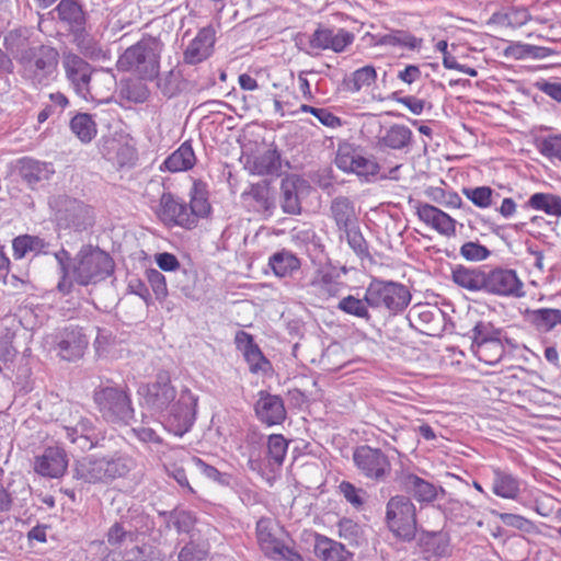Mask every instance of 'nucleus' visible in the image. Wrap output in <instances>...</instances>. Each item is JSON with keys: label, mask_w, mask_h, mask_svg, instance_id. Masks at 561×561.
I'll return each mask as SVG.
<instances>
[{"label": "nucleus", "mask_w": 561, "mask_h": 561, "mask_svg": "<svg viewBox=\"0 0 561 561\" xmlns=\"http://www.w3.org/2000/svg\"><path fill=\"white\" fill-rule=\"evenodd\" d=\"M309 286L312 294L319 299L328 300L340 295L344 288V283L337 272L331 267H324L314 273Z\"/></svg>", "instance_id": "aec40b11"}, {"label": "nucleus", "mask_w": 561, "mask_h": 561, "mask_svg": "<svg viewBox=\"0 0 561 561\" xmlns=\"http://www.w3.org/2000/svg\"><path fill=\"white\" fill-rule=\"evenodd\" d=\"M385 526L394 538L410 542L417 531L416 506L404 494L391 496L385 506Z\"/></svg>", "instance_id": "39448f33"}, {"label": "nucleus", "mask_w": 561, "mask_h": 561, "mask_svg": "<svg viewBox=\"0 0 561 561\" xmlns=\"http://www.w3.org/2000/svg\"><path fill=\"white\" fill-rule=\"evenodd\" d=\"M460 254L468 261H482L489 257L490 250L478 242H466L460 248Z\"/></svg>", "instance_id": "13d9d810"}, {"label": "nucleus", "mask_w": 561, "mask_h": 561, "mask_svg": "<svg viewBox=\"0 0 561 561\" xmlns=\"http://www.w3.org/2000/svg\"><path fill=\"white\" fill-rule=\"evenodd\" d=\"M157 85L164 96L171 98L179 93L180 87L178 76L174 71L171 70L161 77L157 76Z\"/></svg>", "instance_id": "bf43d9fd"}, {"label": "nucleus", "mask_w": 561, "mask_h": 561, "mask_svg": "<svg viewBox=\"0 0 561 561\" xmlns=\"http://www.w3.org/2000/svg\"><path fill=\"white\" fill-rule=\"evenodd\" d=\"M209 211L210 205L207 201L206 192L195 183L191 191L190 206H187V215L193 221V227L196 226L198 218L206 217Z\"/></svg>", "instance_id": "79ce46f5"}, {"label": "nucleus", "mask_w": 561, "mask_h": 561, "mask_svg": "<svg viewBox=\"0 0 561 561\" xmlns=\"http://www.w3.org/2000/svg\"><path fill=\"white\" fill-rule=\"evenodd\" d=\"M54 11L70 33L85 27L88 14L80 0H60Z\"/></svg>", "instance_id": "b1692460"}, {"label": "nucleus", "mask_w": 561, "mask_h": 561, "mask_svg": "<svg viewBox=\"0 0 561 561\" xmlns=\"http://www.w3.org/2000/svg\"><path fill=\"white\" fill-rule=\"evenodd\" d=\"M347 240L348 245L351 249L359 256V257H367L369 256L368 252V244L363 237L358 225L353 226L352 228H348L344 231H342Z\"/></svg>", "instance_id": "3c124183"}, {"label": "nucleus", "mask_w": 561, "mask_h": 561, "mask_svg": "<svg viewBox=\"0 0 561 561\" xmlns=\"http://www.w3.org/2000/svg\"><path fill=\"white\" fill-rule=\"evenodd\" d=\"M375 45L401 47L413 50L421 47L422 39L415 37L408 31L392 30L389 33L376 35Z\"/></svg>", "instance_id": "7c9ffc66"}, {"label": "nucleus", "mask_w": 561, "mask_h": 561, "mask_svg": "<svg viewBox=\"0 0 561 561\" xmlns=\"http://www.w3.org/2000/svg\"><path fill=\"white\" fill-rule=\"evenodd\" d=\"M537 149L542 156L561 161V134L538 139Z\"/></svg>", "instance_id": "603ef678"}, {"label": "nucleus", "mask_w": 561, "mask_h": 561, "mask_svg": "<svg viewBox=\"0 0 561 561\" xmlns=\"http://www.w3.org/2000/svg\"><path fill=\"white\" fill-rule=\"evenodd\" d=\"M453 280L458 286L471 291L484 290L485 272L459 265L453 271Z\"/></svg>", "instance_id": "2f4dec72"}, {"label": "nucleus", "mask_w": 561, "mask_h": 561, "mask_svg": "<svg viewBox=\"0 0 561 561\" xmlns=\"http://www.w3.org/2000/svg\"><path fill=\"white\" fill-rule=\"evenodd\" d=\"M58 354L62 359L76 360L82 357L88 346V339L79 328H66L58 339Z\"/></svg>", "instance_id": "5701e85b"}, {"label": "nucleus", "mask_w": 561, "mask_h": 561, "mask_svg": "<svg viewBox=\"0 0 561 561\" xmlns=\"http://www.w3.org/2000/svg\"><path fill=\"white\" fill-rule=\"evenodd\" d=\"M301 184L300 179L296 176H287L282 180L280 206L284 213L298 215L301 211V205L298 196V186Z\"/></svg>", "instance_id": "c756f323"}, {"label": "nucleus", "mask_w": 561, "mask_h": 561, "mask_svg": "<svg viewBox=\"0 0 561 561\" xmlns=\"http://www.w3.org/2000/svg\"><path fill=\"white\" fill-rule=\"evenodd\" d=\"M243 356L248 362L250 370L252 373L264 370L265 366L268 365V362L265 359L264 355L262 354L260 347L256 344L245 354H243Z\"/></svg>", "instance_id": "338daca9"}, {"label": "nucleus", "mask_w": 561, "mask_h": 561, "mask_svg": "<svg viewBox=\"0 0 561 561\" xmlns=\"http://www.w3.org/2000/svg\"><path fill=\"white\" fill-rule=\"evenodd\" d=\"M484 291L503 297H522L523 282L514 270L497 267L485 272Z\"/></svg>", "instance_id": "2eb2a0df"}, {"label": "nucleus", "mask_w": 561, "mask_h": 561, "mask_svg": "<svg viewBox=\"0 0 561 561\" xmlns=\"http://www.w3.org/2000/svg\"><path fill=\"white\" fill-rule=\"evenodd\" d=\"M15 332L9 328L0 333V360L11 362L18 354L16 348L13 346Z\"/></svg>", "instance_id": "4d7b16f0"}, {"label": "nucleus", "mask_w": 561, "mask_h": 561, "mask_svg": "<svg viewBox=\"0 0 561 561\" xmlns=\"http://www.w3.org/2000/svg\"><path fill=\"white\" fill-rule=\"evenodd\" d=\"M215 41V30L211 26L201 28L186 47L184 61L188 65H196L207 59L213 53Z\"/></svg>", "instance_id": "4be33fe9"}, {"label": "nucleus", "mask_w": 561, "mask_h": 561, "mask_svg": "<svg viewBox=\"0 0 561 561\" xmlns=\"http://www.w3.org/2000/svg\"><path fill=\"white\" fill-rule=\"evenodd\" d=\"M195 161L192 146L188 142H183L178 150L165 159L164 167L171 172L186 171L194 167Z\"/></svg>", "instance_id": "4c0bfd02"}, {"label": "nucleus", "mask_w": 561, "mask_h": 561, "mask_svg": "<svg viewBox=\"0 0 561 561\" xmlns=\"http://www.w3.org/2000/svg\"><path fill=\"white\" fill-rule=\"evenodd\" d=\"M60 427L66 438L81 451L104 446L105 433L98 430L89 417L81 415L78 411L61 417Z\"/></svg>", "instance_id": "1a4fd4ad"}, {"label": "nucleus", "mask_w": 561, "mask_h": 561, "mask_svg": "<svg viewBox=\"0 0 561 561\" xmlns=\"http://www.w3.org/2000/svg\"><path fill=\"white\" fill-rule=\"evenodd\" d=\"M162 46L161 41L156 37H142L121 55L117 67L124 71H134L146 80L156 79L159 75Z\"/></svg>", "instance_id": "7ed1b4c3"}, {"label": "nucleus", "mask_w": 561, "mask_h": 561, "mask_svg": "<svg viewBox=\"0 0 561 561\" xmlns=\"http://www.w3.org/2000/svg\"><path fill=\"white\" fill-rule=\"evenodd\" d=\"M195 523L196 518L191 512L175 511L169 514L168 524L172 525L180 534H188L191 539L194 538Z\"/></svg>", "instance_id": "de8ad7c7"}, {"label": "nucleus", "mask_w": 561, "mask_h": 561, "mask_svg": "<svg viewBox=\"0 0 561 561\" xmlns=\"http://www.w3.org/2000/svg\"><path fill=\"white\" fill-rule=\"evenodd\" d=\"M502 331L496 329L491 322L478 321L471 330V348L478 344L491 341V339L501 337Z\"/></svg>", "instance_id": "49530a36"}, {"label": "nucleus", "mask_w": 561, "mask_h": 561, "mask_svg": "<svg viewBox=\"0 0 561 561\" xmlns=\"http://www.w3.org/2000/svg\"><path fill=\"white\" fill-rule=\"evenodd\" d=\"M30 31L26 27H19L9 31L4 35L3 44L7 50L20 61L23 54H26L33 47H28Z\"/></svg>", "instance_id": "58836bf2"}, {"label": "nucleus", "mask_w": 561, "mask_h": 561, "mask_svg": "<svg viewBox=\"0 0 561 561\" xmlns=\"http://www.w3.org/2000/svg\"><path fill=\"white\" fill-rule=\"evenodd\" d=\"M136 467L135 459L125 453L107 457L84 456L72 465V478L81 484H111L126 478Z\"/></svg>", "instance_id": "f03ea898"}, {"label": "nucleus", "mask_w": 561, "mask_h": 561, "mask_svg": "<svg viewBox=\"0 0 561 561\" xmlns=\"http://www.w3.org/2000/svg\"><path fill=\"white\" fill-rule=\"evenodd\" d=\"M397 481L405 493L413 496L421 504L432 503L438 497L439 492L442 494L445 493L443 488H438L410 471H401L397 477Z\"/></svg>", "instance_id": "dca6fc26"}, {"label": "nucleus", "mask_w": 561, "mask_h": 561, "mask_svg": "<svg viewBox=\"0 0 561 561\" xmlns=\"http://www.w3.org/2000/svg\"><path fill=\"white\" fill-rule=\"evenodd\" d=\"M49 205L55 210L56 220L60 227L81 231L92 226V210L81 201L58 195L50 198Z\"/></svg>", "instance_id": "9d476101"}, {"label": "nucleus", "mask_w": 561, "mask_h": 561, "mask_svg": "<svg viewBox=\"0 0 561 561\" xmlns=\"http://www.w3.org/2000/svg\"><path fill=\"white\" fill-rule=\"evenodd\" d=\"M145 404L153 414L165 416V426L176 436H183L193 426L198 398L183 388L179 396L167 370L157 373L152 382L142 387Z\"/></svg>", "instance_id": "f257e3e1"}, {"label": "nucleus", "mask_w": 561, "mask_h": 561, "mask_svg": "<svg viewBox=\"0 0 561 561\" xmlns=\"http://www.w3.org/2000/svg\"><path fill=\"white\" fill-rule=\"evenodd\" d=\"M448 512L458 524H465L473 518L476 513L474 506L468 502L451 501L448 506Z\"/></svg>", "instance_id": "6e6d98bb"}, {"label": "nucleus", "mask_w": 561, "mask_h": 561, "mask_svg": "<svg viewBox=\"0 0 561 561\" xmlns=\"http://www.w3.org/2000/svg\"><path fill=\"white\" fill-rule=\"evenodd\" d=\"M68 456L64 448L49 446L34 460V471L45 478L58 479L68 468Z\"/></svg>", "instance_id": "f3484780"}, {"label": "nucleus", "mask_w": 561, "mask_h": 561, "mask_svg": "<svg viewBox=\"0 0 561 561\" xmlns=\"http://www.w3.org/2000/svg\"><path fill=\"white\" fill-rule=\"evenodd\" d=\"M114 268L112 257L91 245L83 247L75 260L72 273L80 285L95 284L111 275Z\"/></svg>", "instance_id": "423d86ee"}, {"label": "nucleus", "mask_w": 561, "mask_h": 561, "mask_svg": "<svg viewBox=\"0 0 561 561\" xmlns=\"http://www.w3.org/2000/svg\"><path fill=\"white\" fill-rule=\"evenodd\" d=\"M59 53L56 48L41 45L20 58L22 77L32 85H45L57 70Z\"/></svg>", "instance_id": "0eeeda50"}, {"label": "nucleus", "mask_w": 561, "mask_h": 561, "mask_svg": "<svg viewBox=\"0 0 561 561\" xmlns=\"http://www.w3.org/2000/svg\"><path fill=\"white\" fill-rule=\"evenodd\" d=\"M268 264L278 277H289L300 268V260L290 251L282 250L274 253Z\"/></svg>", "instance_id": "f704fd0d"}, {"label": "nucleus", "mask_w": 561, "mask_h": 561, "mask_svg": "<svg viewBox=\"0 0 561 561\" xmlns=\"http://www.w3.org/2000/svg\"><path fill=\"white\" fill-rule=\"evenodd\" d=\"M300 112L312 114L314 117L319 119L321 124L328 127L335 128L342 125L341 118L335 116L328 108H319L307 104H302L300 106Z\"/></svg>", "instance_id": "5fc2aeb1"}, {"label": "nucleus", "mask_w": 561, "mask_h": 561, "mask_svg": "<svg viewBox=\"0 0 561 561\" xmlns=\"http://www.w3.org/2000/svg\"><path fill=\"white\" fill-rule=\"evenodd\" d=\"M288 443L280 434H273L267 440V455L270 462L275 466H282L286 456Z\"/></svg>", "instance_id": "09e8293b"}, {"label": "nucleus", "mask_w": 561, "mask_h": 561, "mask_svg": "<svg viewBox=\"0 0 561 561\" xmlns=\"http://www.w3.org/2000/svg\"><path fill=\"white\" fill-rule=\"evenodd\" d=\"M71 34L73 35V43L84 57L98 61L110 58L108 50L103 49L102 46L85 32V27Z\"/></svg>", "instance_id": "473e14b6"}, {"label": "nucleus", "mask_w": 561, "mask_h": 561, "mask_svg": "<svg viewBox=\"0 0 561 561\" xmlns=\"http://www.w3.org/2000/svg\"><path fill=\"white\" fill-rule=\"evenodd\" d=\"M61 67L70 89L79 98H81L82 93H88L87 87L95 68L83 57L71 50L62 53Z\"/></svg>", "instance_id": "ddd939ff"}, {"label": "nucleus", "mask_w": 561, "mask_h": 561, "mask_svg": "<svg viewBox=\"0 0 561 561\" xmlns=\"http://www.w3.org/2000/svg\"><path fill=\"white\" fill-rule=\"evenodd\" d=\"M377 72L373 66H365L355 70L352 75L348 89L358 92L364 87H369L376 81Z\"/></svg>", "instance_id": "8fccbe9b"}, {"label": "nucleus", "mask_w": 561, "mask_h": 561, "mask_svg": "<svg viewBox=\"0 0 561 561\" xmlns=\"http://www.w3.org/2000/svg\"><path fill=\"white\" fill-rule=\"evenodd\" d=\"M256 537L262 551L267 557H271L280 543V541L273 536L271 522L268 519L262 518L256 523Z\"/></svg>", "instance_id": "a18cd8bd"}, {"label": "nucleus", "mask_w": 561, "mask_h": 561, "mask_svg": "<svg viewBox=\"0 0 561 561\" xmlns=\"http://www.w3.org/2000/svg\"><path fill=\"white\" fill-rule=\"evenodd\" d=\"M335 164L344 172H353L366 179L376 175L380 169L374 159L363 157L350 142H341L339 145Z\"/></svg>", "instance_id": "4468645a"}, {"label": "nucleus", "mask_w": 561, "mask_h": 561, "mask_svg": "<svg viewBox=\"0 0 561 561\" xmlns=\"http://www.w3.org/2000/svg\"><path fill=\"white\" fill-rule=\"evenodd\" d=\"M471 350L474 353V355L479 358V360L488 365L497 364L505 353V347L502 343L501 337L491 339V341L478 344L476 347Z\"/></svg>", "instance_id": "a19ab883"}, {"label": "nucleus", "mask_w": 561, "mask_h": 561, "mask_svg": "<svg viewBox=\"0 0 561 561\" xmlns=\"http://www.w3.org/2000/svg\"><path fill=\"white\" fill-rule=\"evenodd\" d=\"M340 491L354 507L359 508L364 504L363 494L364 490L356 488L354 484L347 481H343L340 484Z\"/></svg>", "instance_id": "680f3d73"}, {"label": "nucleus", "mask_w": 561, "mask_h": 561, "mask_svg": "<svg viewBox=\"0 0 561 561\" xmlns=\"http://www.w3.org/2000/svg\"><path fill=\"white\" fill-rule=\"evenodd\" d=\"M412 137L413 133L408 126L393 124L379 136L378 145L393 150H404L410 148Z\"/></svg>", "instance_id": "c85d7f7f"}, {"label": "nucleus", "mask_w": 561, "mask_h": 561, "mask_svg": "<svg viewBox=\"0 0 561 561\" xmlns=\"http://www.w3.org/2000/svg\"><path fill=\"white\" fill-rule=\"evenodd\" d=\"M352 458L358 473L370 481L383 482L391 473L390 459L380 448L357 446Z\"/></svg>", "instance_id": "9b49d317"}, {"label": "nucleus", "mask_w": 561, "mask_h": 561, "mask_svg": "<svg viewBox=\"0 0 561 561\" xmlns=\"http://www.w3.org/2000/svg\"><path fill=\"white\" fill-rule=\"evenodd\" d=\"M529 319L540 331H550L556 324H561V310L559 309H537L529 312Z\"/></svg>", "instance_id": "37998d69"}, {"label": "nucleus", "mask_w": 561, "mask_h": 561, "mask_svg": "<svg viewBox=\"0 0 561 561\" xmlns=\"http://www.w3.org/2000/svg\"><path fill=\"white\" fill-rule=\"evenodd\" d=\"M462 194L479 208L491 207L494 204V197L500 196L490 186L463 187Z\"/></svg>", "instance_id": "c03bdc74"}, {"label": "nucleus", "mask_w": 561, "mask_h": 561, "mask_svg": "<svg viewBox=\"0 0 561 561\" xmlns=\"http://www.w3.org/2000/svg\"><path fill=\"white\" fill-rule=\"evenodd\" d=\"M313 551L322 561H346L352 557L344 545L322 535L316 536Z\"/></svg>", "instance_id": "cd10ccee"}, {"label": "nucleus", "mask_w": 561, "mask_h": 561, "mask_svg": "<svg viewBox=\"0 0 561 561\" xmlns=\"http://www.w3.org/2000/svg\"><path fill=\"white\" fill-rule=\"evenodd\" d=\"M137 539V527L124 519L114 523L106 533L108 546L123 552V561H145L144 551L138 546Z\"/></svg>", "instance_id": "f8f14e48"}, {"label": "nucleus", "mask_w": 561, "mask_h": 561, "mask_svg": "<svg viewBox=\"0 0 561 561\" xmlns=\"http://www.w3.org/2000/svg\"><path fill=\"white\" fill-rule=\"evenodd\" d=\"M354 41V34L345 28H339L335 33L332 30L331 48L335 53H342Z\"/></svg>", "instance_id": "0e129e2a"}, {"label": "nucleus", "mask_w": 561, "mask_h": 561, "mask_svg": "<svg viewBox=\"0 0 561 561\" xmlns=\"http://www.w3.org/2000/svg\"><path fill=\"white\" fill-rule=\"evenodd\" d=\"M193 465L208 479L218 482L219 484H227V474L221 473L217 468L206 463L198 457H192Z\"/></svg>", "instance_id": "052dcab7"}, {"label": "nucleus", "mask_w": 561, "mask_h": 561, "mask_svg": "<svg viewBox=\"0 0 561 561\" xmlns=\"http://www.w3.org/2000/svg\"><path fill=\"white\" fill-rule=\"evenodd\" d=\"M280 156L276 149H267L253 157L251 171L259 175H274L280 171Z\"/></svg>", "instance_id": "72a5a7b5"}, {"label": "nucleus", "mask_w": 561, "mask_h": 561, "mask_svg": "<svg viewBox=\"0 0 561 561\" xmlns=\"http://www.w3.org/2000/svg\"><path fill=\"white\" fill-rule=\"evenodd\" d=\"M331 39H332V30L331 28L318 27L311 35V37L309 39V45L311 48L325 50V49L331 48V44H330Z\"/></svg>", "instance_id": "69168bd1"}, {"label": "nucleus", "mask_w": 561, "mask_h": 561, "mask_svg": "<svg viewBox=\"0 0 561 561\" xmlns=\"http://www.w3.org/2000/svg\"><path fill=\"white\" fill-rule=\"evenodd\" d=\"M409 288L397 282L373 279L367 286V301L373 309H386L391 314L402 312L411 302Z\"/></svg>", "instance_id": "6e6552de"}, {"label": "nucleus", "mask_w": 561, "mask_h": 561, "mask_svg": "<svg viewBox=\"0 0 561 561\" xmlns=\"http://www.w3.org/2000/svg\"><path fill=\"white\" fill-rule=\"evenodd\" d=\"M81 99L98 103L111 101L116 90V77L111 70L95 69Z\"/></svg>", "instance_id": "a211bd4d"}, {"label": "nucleus", "mask_w": 561, "mask_h": 561, "mask_svg": "<svg viewBox=\"0 0 561 561\" xmlns=\"http://www.w3.org/2000/svg\"><path fill=\"white\" fill-rule=\"evenodd\" d=\"M18 172L22 180L34 188L37 183L49 180L54 169L50 163L25 157L18 161Z\"/></svg>", "instance_id": "a878e982"}, {"label": "nucleus", "mask_w": 561, "mask_h": 561, "mask_svg": "<svg viewBox=\"0 0 561 561\" xmlns=\"http://www.w3.org/2000/svg\"><path fill=\"white\" fill-rule=\"evenodd\" d=\"M148 282L158 299H162L168 295V288L164 275L157 270L147 272Z\"/></svg>", "instance_id": "e2e57ef3"}, {"label": "nucleus", "mask_w": 561, "mask_h": 561, "mask_svg": "<svg viewBox=\"0 0 561 561\" xmlns=\"http://www.w3.org/2000/svg\"><path fill=\"white\" fill-rule=\"evenodd\" d=\"M70 130L80 139L82 142H90L98 133L96 123L93 116L88 113L76 114L69 123Z\"/></svg>", "instance_id": "ea45409f"}, {"label": "nucleus", "mask_w": 561, "mask_h": 561, "mask_svg": "<svg viewBox=\"0 0 561 561\" xmlns=\"http://www.w3.org/2000/svg\"><path fill=\"white\" fill-rule=\"evenodd\" d=\"M93 401L106 423L129 425L135 417V409L127 387H98L93 392Z\"/></svg>", "instance_id": "20e7f679"}, {"label": "nucleus", "mask_w": 561, "mask_h": 561, "mask_svg": "<svg viewBox=\"0 0 561 561\" xmlns=\"http://www.w3.org/2000/svg\"><path fill=\"white\" fill-rule=\"evenodd\" d=\"M526 206L549 216L561 217V196L551 193L533 194Z\"/></svg>", "instance_id": "e433bc0d"}, {"label": "nucleus", "mask_w": 561, "mask_h": 561, "mask_svg": "<svg viewBox=\"0 0 561 561\" xmlns=\"http://www.w3.org/2000/svg\"><path fill=\"white\" fill-rule=\"evenodd\" d=\"M208 556V547L205 543L195 542L192 538L179 553V561H204Z\"/></svg>", "instance_id": "864d4df0"}, {"label": "nucleus", "mask_w": 561, "mask_h": 561, "mask_svg": "<svg viewBox=\"0 0 561 561\" xmlns=\"http://www.w3.org/2000/svg\"><path fill=\"white\" fill-rule=\"evenodd\" d=\"M157 215L168 226L193 228V221L187 215V205L179 202L172 194L163 193L160 197Z\"/></svg>", "instance_id": "6ab92c4d"}, {"label": "nucleus", "mask_w": 561, "mask_h": 561, "mask_svg": "<svg viewBox=\"0 0 561 561\" xmlns=\"http://www.w3.org/2000/svg\"><path fill=\"white\" fill-rule=\"evenodd\" d=\"M492 491L496 496L516 500L520 494V481L500 468L493 469Z\"/></svg>", "instance_id": "bb28decb"}, {"label": "nucleus", "mask_w": 561, "mask_h": 561, "mask_svg": "<svg viewBox=\"0 0 561 561\" xmlns=\"http://www.w3.org/2000/svg\"><path fill=\"white\" fill-rule=\"evenodd\" d=\"M442 213L443 210L430 204H422L417 207V216L420 220L431 226L432 228L435 227L436 222L442 216Z\"/></svg>", "instance_id": "774afa93"}, {"label": "nucleus", "mask_w": 561, "mask_h": 561, "mask_svg": "<svg viewBox=\"0 0 561 561\" xmlns=\"http://www.w3.org/2000/svg\"><path fill=\"white\" fill-rule=\"evenodd\" d=\"M330 213L337 230L341 232L358 224L355 204L346 196L333 198L330 205Z\"/></svg>", "instance_id": "393cba45"}, {"label": "nucleus", "mask_w": 561, "mask_h": 561, "mask_svg": "<svg viewBox=\"0 0 561 561\" xmlns=\"http://www.w3.org/2000/svg\"><path fill=\"white\" fill-rule=\"evenodd\" d=\"M254 410L257 419L270 426L280 424L286 419L283 399L266 391L259 392Z\"/></svg>", "instance_id": "412c9836"}, {"label": "nucleus", "mask_w": 561, "mask_h": 561, "mask_svg": "<svg viewBox=\"0 0 561 561\" xmlns=\"http://www.w3.org/2000/svg\"><path fill=\"white\" fill-rule=\"evenodd\" d=\"M336 308L345 314L365 320L366 322L371 320L370 305L367 301V289L362 299L353 295L343 297L339 300Z\"/></svg>", "instance_id": "c9c22d12"}]
</instances>
